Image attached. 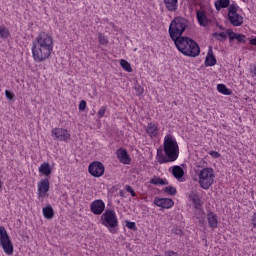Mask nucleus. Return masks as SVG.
Wrapping results in <instances>:
<instances>
[{
  "label": "nucleus",
  "instance_id": "19",
  "mask_svg": "<svg viewBox=\"0 0 256 256\" xmlns=\"http://www.w3.org/2000/svg\"><path fill=\"white\" fill-rule=\"evenodd\" d=\"M196 17L199 25H201L202 27H207V15L204 11H197Z\"/></svg>",
  "mask_w": 256,
  "mask_h": 256
},
{
  "label": "nucleus",
  "instance_id": "40",
  "mask_svg": "<svg viewBox=\"0 0 256 256\" xmlns=\"http://www.w3.org/2000/svg\"><path fill=\"white\" fill-rule=\"evenodd\" d=\"M209 155H211V157H214L215 159H219V157H221V154H219V152L217 151H210Z\"/></svg>",
  "mask_w": 256,
  "mask_h": 256
},
{
  "label": "nucleus",
  "instance_id": "30",
  "mask_svg": "<svg viewBox=\"0 0 256 256\" xmlns=\"http://www.w3.org/2000/svg\"><path fill=\"white\" fill-rule=\"evenodd\" d=\"M0 37L1 39H7L9 37V30L6 27H0Z\"/></svg>",
  "mask_w": 256,
  "mask_h": 256
},
{
  "label": "nucleus",
  "instance_id": "25",
  "mask_svg": "<svg viewBox=\"0 0 256 256\" xmlns=\"http://www.w3.org/2000/svg\"><path fill=\"white\" fill-rule=\"evenodd\" d=\"M217 90L219 91V93H222V95H231L233 93V91L227 88L225 84H218Z\"/></svg>",
  "mask_w": 256,
  "mask_h": 256
},
{
  "label": "nucleus",
  "instance_id": "43",
  "mask_svg": "<svg viewBox=\"0 0 256 256\" xmlns=\"http://www.w3.org/2000/svg\"><path fill=\"white\" fill-rule=\"evenodd\" d=\"M252 225L256 228V213H254V215H253Z\"/></svg>",
  "mask_w": 256,
  "mask_h": 256
},
{
  "label": "nucleus",
  "instance_id": "35",
  "mask_svg": "<svg viewBox=\"0 0 256 256\" xmlns=\"http://www.w3.org/2000/svg\"><path fill=\"white\" fill-rule=\"evenodd\" d=\"M107 111V106H102L98 111V117L101 119L102 117H105V113Z\"/></svg>",
  "mask_w": 256,
  "mask_h": 256
},
{
  "label": "nucleus",
  "instance_id": "34",
  "mask_svg": "<svg viewBox=\"0 0 256 256\" xmlns=\"http://www.w3.org/2000/svg\"><path fill=\"white\" fill-rule=\"evenodd\" d=\"M237 43H246V36L243 34H237L236 36Z\"/></svg>",
  "mask_w": 256,
  "mask_h": 256
},
{
  "label": "nucleus",
  "instance_id": "22",
  "mask_svg": "<svg viewBox=\"0 0 256 256\" xmlns=\"http://www.w3.org/2000/svg\"><path fill=\"white\" fill-rule=\"evenodd\" d=\"M231 5V0H218L215 2V7L217 11H221V9H225Z\"/></svg>",
  "mask_w": 256,
  "mask_h": 256
},
{
  "label": "nucleus",
  "instance_id": "36",
  "mask_svg": "<svg viewBox=\"0 0 256 256\" xmlns=\"http://www.w3.org/2000/svg\"><path fill=\"white\" fill-rule=\"evenodd\" d=\"M126 227L128 229H132V231H135L137 229L135 222H131L129 220L126 221Z\"/></svg>",
  "mask_w": 256,
  "mask_h": 256
},
{
  "label": "nucleus",
  "instance_id": "21",
  "mask_svg": "<svg viewBox=\"0 0 256 256\" xmlns=\"http://www.w3.org/2000/svg\"><path fill=\"white\" fill-rule=\"evenodd\" d=\"M172 175L175 179H181L185 175V170L181 166L176 165L172 168Z\"/></svg>",
  "mask_w": 256,
  "mask_h": 256
},
{
  "label": "nucleus",
  "instance_id": "1",
  "mask_svg": "<svg viewBox=\"0 0 256 256\" xmlns=\"http://www.w3.org/2000/svg\"><path fill=\"white\" fill-rule=\"evenodd\" d=\"M53 51V37L46 32H40L32 42V57L37 63L49 59Z\"/></svg>",
  "mask_w": 256,
  "mask_h": 256
},
{
  "label": "nucleus",
  "instance_id": "7",
  "mask_svg": "<svg viewBox=\"0 0 256 256\" xmlns=\"http://www.w3.org/2000/svg\"><path fill=\"white\" fill-rule=\"evenodd\" d=\"M0 245L6 255H13V242L3 226H0Z\"/></svg>",
  "mask_w": 256,
  "mask_h": 256
},
{
  "label": "nucleus",
  "instance_id": "20",
  "mask_svg": "<svg viewBox=\"0 0 256 256\" xmlns=\"http://www.w3.org/2000/svg\"><path fill=\"white\" fill-rule=\"evenodd\" d=\"M179 0H164V4L166 6V9L171 12H175L178 9V3Z\"/></svg>",
  "mask_w": 256,
  "mask_h": 256
},
{
  "label": "nucleus",
  "instance_id": "32",
  "mask_svg": "<svg viewBox=\"0 0 256 256\" xmlns=\"http://www.w3.org/2000/svg\"><path fill=\"white\" fill-rule=\"evenodd\" d=\"M213 37H217V39L220 37L222 39V41H226L227 40V34L225 32H221V33H213L212 34ZM221 39H218L219 41H221Z\"/></svg>",
  "mask_w": 256,
  "mask_h": 256
},
{
  "label": "nucleus",
  "instance_id": "42",
  "mask_svg": "<svg viewBox=\"0 0 256 256\" xmlns=\"http://www.w3.org/2000/svg\"><path fill=\"white\" fill-rule=\"evenodd\" d=\"M173 232L176 234V235H183V231L179 228H175L173 229Z\"/></svg>",
  "mask_w": 256,
  "mask_h": 256
},
{
  "label": "nucleus",
  "instance_id": "4",
  "mask_svg": "<svg viewBox=\"0 0 256 256\" xmlns=\"http://www.w3.org/2000/svg\"><path fill=\"white\" fill-rule=\"evenodd\" d=\"M187 27H189V20H187V18H183L182 16L175 17L171 21L168 29L170 39L174 42L182 39L183 33H185Z\"/></svg>",
  "mask_w": 256,
  "mask_h": 256
},
{
  "label": "nucleus",
  "instance_id": "16",
  "mask_svg": "<svg viewBox=\"0 0 256 256\" xmlns=\"http://www.w3.org/2000/svg\"><path fill=\"white\" fill-rule=\"evenodd\" d=\"M39 173H41V175H45L46 177H49V175H51V165L47 162H44L40 165V167L38 168Z\"/></svg>",
  "mask_w": 256,
  "mask_h": 256
},
{
  "label": "nucleus",
  "instance_id": "39",
  "mask_svg": "<svg viewBox=\"0 0 256 256\" xmlns=\"http://www.w3.org/2000/svg\"><path fill=\"white\" fill-rule=\"evenodd\" d=\"M5 95H6V99H8L9 101H13V98L15 97V95L9 90L5 91Z\"/></svg>",
  "mask_w": 256,
  "mask_h": 256
},
{
  "label": "nucleus",
  "instance_id": "6",
  "mask_svg": "<svg viewBox=\"0 0 256 256\" xmlns=\"http://www.w3.org/2000/svg\"><path fill=\"white\" fill-rule=\"evenodd\" d=\"M102 225L108 227L111 233H117L115 228L118 225L117 215L114 210H106L100 217Z\"/></svg>",
  "mask_w": 256,
  "mask_h": 256
},
{
  "label": "nucleus",
  "instance_id": "3",
  "mask_svg": "<svg viewBox=\"0 0 256 256\" xmlns=\"http://www.w3.org/2000/svg\"><path fill=\"white\" fill-rule=\"evenodd\" d=\"M174 45L176 46V49L186 57H199L201 54L199 44L187 36H183L179 40H176Z\"/></svg>",
  "mask_w": 256,
  "mask_h": 256
},
{
  "label": "nucleus",
  "instance_id": "41",
  "mask_svg": "<svg viewBox=\"0 0 256 256\" xmlns=\"http://www.w3.org/2000/svg\"><path fill=\"white\" fill-rule=\"evenodd\" d=\"M165 255L166 256H173V255H177V252L172 251V250H168V251L165 252Z\"/></svg>",
  "mask_w": 256,
  "mask_h": 256
},
{
  "label": "nucleus",
  "instance_id": "26",
  "mask_svg": "<svg viewBox=\"0 0 256 256\" xmlns=\"http://www.w3.org/2000/svg\"><path fill=\"white\" fill-rule=\"evenodd\" d=\"M42 211L45 219H53V207L46 206Z\"/></svg>",
  "mask_w": 256,
  "mask_h": 256
},
{
  "label": "nucleus",
  "instance_id": "23",
  "mask_svg": "<svg viewBox=\"0 0 256 256\" xmlns=\"http://www.w3.org/2000/svg\"><path fill=\"white\" fill-rule=\"evenodd\" d=\"M53 135L58 139L59 141H65V130L61 128H55L52 131Z\"/></svg>",
  "mask_w": 256,
  "mask_h": 256
},
{
  "label": "nucleus",
  "instance_id": "45",
  "mask_svg": "<svg viewBox=\"0 0 256 256\" xmlns=\"http://www.w3.org/2000/svg\"><path fill=\"white\" fill-rule=\"evenodd\" d=\"M250 45H256V37L250 40Z\"/></svg>",
  "mask_w": 256,
  "mask_h": 256
},
{
  "label": "nucleus",
  "instance_id": "8",
  "mask_svg": "<svg viewBox=\"0 0 256 256\" xmlns=\"http://www.w3.org/2000/svg\"><path fill=\"white\" fill-rule=\"evenodd\" d=\"M88 173H90L92 177H103V175H105V165L99 161H94L89 164Z\"/></svg>",
  "mask_w": 256,
  "mask_h": 256
},
{
  "label": "nucleus",
  "instance_id": "31",
  "mask_svg": "<svg viewBox=\"0 0 256 256\" xmlns=\"http://www.w3.org/2000/svg\"><path fill=\"white\" fill-rule=\"evenodd\" d=\"M98 42L100 43V45H108L109 44V40H107V38L101 33L98 34Z\"/></svg>",
  "mask_w": 256,
  "mask_h": 256
},
{
  "label": "nucleus",
  "instance_id": "18",
  "mask_svg": "<svg viewBox=\"0 0 256 256\" xmlns=\"http://www.w3.org/2000/svg\"><path fill=\"white\" fill-rule=\"evenodd\" d=\"M207 219L210 227H212L213 229L217 228V225H219L217 215H215L213 212H210L208 213Z\"/></svg>",
  "mask_w": 256,
  "mask_h": 256
},
{
  "label": "nucleus",
  "instance_id": "48",
  "mask_svg": "<svg viewBox=\"0 0 256 256\" xmlns=\"http://www.w3.org/2000/svg\"><path fill=\"white\" fill-rule=\"evenodd\" d=\"M65 137H66V139H67V137H69V134H66Z\"/></svg>",
  "mask_w": 256,
  "mask_h": 256
},
{
  "label": "nucleus",
  "instance_id": "37",
  "mask_svg": "<svg viewBox=\"0 0 256 256\" xmlns=\"http://www.w3.org/2000/svg\"><path fill=\"white\" fill-rule=\"evenodd\" d=\"M126 191L132 195V197H136L137 194L135 193V190L130 185H126Z\"/></svg>",
  "mask_w": 256,
  "mask_h": 256
},
{
  "label": "nucleus",
  "instance_id": "47",
  "mask_svg": "<svg viewBox=\"0 0 256 256\" xmlns=\"http://www.w3.org/2000/svg\"><path fill=\"white\" fill-rule=\"evenodd\" d=\"M120 195H121V197H123V191H120Z\"/></svg>",
  "mask_w": 256,
  "mask_h": 256
},
{
  "label": "nucleus",
  "instance_id": "33",
  "mask_svg": "<svg viewBox=\"0 0 256 256\" xmlns=\"http://www.w3.org/2000/svg\"><path fill=\"white\" fill-rule=\"evenodd\" d=\"M227 35H228V37H229V41L231 42V41H233L234 39H237L238 33L233 32L232 29H228V30H227Z\"/></svg>",
  "mask_w": 256,
  "mask_h": 256
},
{
  "label": "nucleus",
  "instance_id": "28",
  "mask_svg": "<svg viewBox=\"0 0 256 256\" xmlns=\"http://www.w3.org/2000/svg\"><path fill=\"white\" fill-rule=\"evenodd\" d=\"M239 10V6L235 4H229V9H228V15H235L238 14L237 11Z\"/></svg>",
  "mask_w": 256,
  "mask_h": 256
},
{
  "label": "nucleus",
  "instance_id": "29",
  "mask_svg": "<svg viewBox=\"0 0 256 256\" xmlns=\"http://www.w3.org/2000/svg\"><path fill=\"white\" fill-rule=\"evenodd\" d=\"M164 191L168 195H177V188H175L174 186H167L165 187Z\"/></svg>",
  "mask_w": 256,
  "mask_h": 256
},
{
  "label": "nucleus",
  "instance_id": "24",
  "mask_svg": "<svg viewBox=\"0 0 256 256\" xmlns=\"http://www.w3.org/2000/svg\"><path fill=\"white\" fill-rule=\"evenodd\" d=\"M150 183L152 185H169V181H167L166 179L163 178H159L157 176H155L154 178H152L150 180Z\"/></svg>",
  "mask_w": 256,
  "mask_h": 256
},
{
  "label": "nucleus",
  "instance_id": "17",
  "mask_svg": "<svg viewBox=\"0 0 256 256\" xmlns=\"http://www.w3.org/2000/svg\"><path fill=\"white\" fill-rule=\"evenodd\" d=\"M146 133L150 137H157V135H159V128H157V126L155 124L149 123L146 128Z\"/></svg>",
  "mask_w": 256,
  "mask_h": 256
},
{
  "label": "nucleus",
  "instance_id": "2",
  "mask_svg": "<svg viewBox=\"0 0 256 256\" xmlns=\"http://www.w3.org/2000/svg\"><path fill=\"white\" fill-rule=\"evenodd\" d=\"M164 153L165 156L163 155V148L157 149L156 159L159 165L173 163V161L179 159V144H177V140L171 135L164 138Z\"/></svg>",
  "mask_w": 256,
  "mask_h": 256
},
{
  "label": "nucleus",
  "instance_id": "12",
  "mask_svg": "<svg viewBox=\"0 0 256 256\" xmlns=\"http://www.w3.org/2000/svg\"><path fill=\"white\" fill-rule=\"evenodd\" d=\"M116 153L120 163H123V165L131 164V157L129 156V153H127L125 149L119 148L117 149Z\"/></svg>",
  "mask_w": 256,
  "mask_h": 256
},
{
  "label": "nucleus",
  "instance_id": "10",
  "mask_svg": "<svg viewBox=\"0 0 256 256\" xmlns=\"http://www.w3.org/2000/svg\"><path fill=\"white\" fill-rule=\"evenodd\" d=\"M90 209L94 215H101L105 211V202L101 199L95 200L90 204Z\"/></svg>",
  "mask_w": 256,
  "mask_h": 256
},
{
  "label": "nucleus",
  "instance_id": "9",
  "mask_svg": "<svg viewBox=\"0 0 256 256\" xmlns=\"http://www.w3.org/2000/svg\"><path fill=\"white\" fill-rule=\"evenodd\" d=\"M154 204L162 209H171L175 205V202L171 198H155Z\"/></svg>",
  "mask_w": 256,
  "mask_h": 256
},
{
  "label": "nucleus",
  "instance_id": "49",
  "mask_svg": "<svg viewBox=\"0 0 256 256\" xmlns=\"http://www.w3.org/2000/svg\"><path fill=\"white\" fill-rule=\"evenodd\" d=\"M1 187H2V185H1V183H0V189H1Z\"/></svg>",
  "mask_w": 256,
  "mask_h": 256
},
{
  "label": "nucleus",
  "instance_id": "15",
  "mask_svg": "<svg viewBox=\"0 0 256 256\" xmlns=\"http://www.w3.org/2000/svg\"><path fill=\"white\" fill-rule=\"evenodd\" d=\"M189 199L192 200V203L195 209H201V198H199V195H197V192L195 191L190 192Z\"/></svg>",
  "mask_w": 256,
  "mask_h": 256
},
{
  "label": "nucleus",
  "instance_id": "5",
  "mask_svg": "<svg viewBox=\"0 0 256 256\" xmlns=\"http://www.w3.org/2000/svg\"><path fill=\"white\" fill-rule=\"evenodd\" d=\"M215 183V171L213 168H203L199 173V185L201 189H211Z\"/></svg>",
  "mask_w": 256,
  "mask_h": 256
},
{
  "label": "nucleus",
  "instance_id": "13",
  "mask_svg": "<svg viewBox=\"0 0 256 256\" xmlns=\"http://www.w3.org/2000/svg\"><path fill=\"white\" fill-rule=\"evenodd\" d=\"M214 65H217V58H215V55L213 54V48L210 47L205 59V66L214 67Z\"/></svg>",
  "mask_w": 256,
  "mask_h": 256
},
{
  "label": "nucleus",
  "instance_id": "27",
  "mask_svg": "<svg viewBox=\"0 0 256 256\" xmlns=\"http://www.w3.org/2000/svg\"><path fill=\"white\" fill-rule=\"evenodd\" d=\"M120 65L122 69H124L128 73H133V68L131 67V64L127 60L125 59L120 60Z\"/></svg>",
  "mask_w": 256,
  "mask_h": 256
},
{
  "label": "nucleus",
  "instance_id": "38",
  "mask_svg": "<svg viewBox=\"0 0 256 256\" xmlns=\"http://www.w3.org/2000/svg\"><path fill=\"white\" fill-rule=\"evenodd\" d=\"M87 109V102L85 100H81L79 104V111H85Z\"/></svg>",
  "mask_w": 256,
  "mask_h": 256
},
{
  "label": "nucleus",
  "instance_id": "11",
  "mask_svg": "<svg viewBox=\"0 0 256 256\" xmlns=\"http://www.w3.org/2000/svg\"><path fill=\"white\" fill-rule=\"evenodd\" d=\"M49 191V180L42 179L38 182V197L39 199L45 198L47 192Z\"/></svg>",
  "mask_w": 256,
  "mask_h": 256
},
{
  "label": "nucleus",
  "instance_id": "46",
  "mask_svg": "<svg viewBox=\"0 0 256 256\" xmlns=\"http://www.w3.org/2000/svg\"><path fill=\"white\" fill-rule=\"evenodd\" d=\"M219 29H221L222 31H225V28H223L222 26H219Z\"/></svg>",
  "mask_w": 256,
  "mask_h": 256
},
{
  "label": "nucleus",
  "instance_id": "14",
  "mask_svg": "<svg viewBox=\"0 0 256 256\" xmlns=\"http://www.w3.org/2000/svg\"><path fill=\"white\" fill-rule=\"evenodd\" d=\"M229 21L231 23V25H233L234 27H241L242 23H243V16L238 14H230L228 15Z\"/></svg>",
  "mask_w": 256,
  "mask_h": 256
},
{
  "label": "nucleus",
  "instance_id": "44",
  "mask_svg": "<svg viewBox=\"0 0 256 256\" xmlns=\"http://www.w3.org/2000/svg\"><path fill=\"white\" fill-rule=\"evenodd\" d=\"M136 91H138V93H140V95H143V88H141V86H137Z\"/></svg>",
  "mask_w": 256,
  "mask_h": 256
}]
</instances>
